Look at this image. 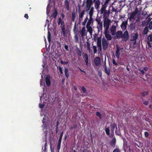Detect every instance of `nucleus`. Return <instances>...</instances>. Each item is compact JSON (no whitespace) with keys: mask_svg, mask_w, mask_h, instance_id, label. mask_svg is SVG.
<instances>
[{"mask_svg":"<svg viewBox=\"0 0 152 152\" xmlns=\"http://www.w3.org/2000/svg\"><path fill=\"white\" fill-rule=\"evenodd\" d=\"M58 25L60 24L61 25L60 27L61 30V33L62 34L64 37H65L66 36V30L65 29V27L64 25V22L60 18H58Z\"/></svg>","mask_w":152,"mask_h":152,"instance_id":"f257e3e1","label":"nucleus"},{"mask_svg":"<svg viewBox=\"0 0 152 152\" xmlns=\"http://www.w3.org/2000/svg\"><path fill=\"white\" fill-rule=\"evenodd\" d=\"M93 2L92 0H86V5L87 9V10L91 11L92 10V12H93L94 8L93 7H91L93 4Z\"/></svg>","mask_w":152,"mask_h":152,"instance_id":"f03ea898","label":"nucleus"},{"mask_svg":"<svg viewBox=\"0 0 152 152\" xmlns=\"http://www.w3.org/2000/svg\"><path fill=\"white\" fill-rule=\"evenodd\" d=\"M102 44L103 49L106 50L108 48V43L106 40L104 38H103L102 40Z\"/></svg>","mask_w":152,"mask_h":152,"instance_id":"7ed1b4c3","label":"nucleus"},{"mask_svg":"<svg viewBox=\"0 0 152 152\" xmlns=\"http://www.w3.org/2000/svg\"><path fill=\"white\" fill-rule=\"evenodd\" d=\"M92 10H91V11H89V15L90 16V18L88 21V22L87 23L86 25H88V26H90L92 22L93 21V19L92 18V16H93V12H92Z\"/></svg>","mask_w":152,"mask_h":152,"instance_id":"20e7f679","label":"nucleus"},{"mask_svg":"<svg viewBox=\"0 0 152 152\" xmlns=\"http://www.w3.org/2000/svg\"><path fill=\"white\" fill-rule=\"evenodd\" d=\"M129 38V34L127 31L124 32V34H122V39L124 41H126Z\"/></svg>","mask_w":152,"mask_h":152,"instance_id":"39448f33","label":"nucleus"},{"mask_svg":"<svg viewBox=\"0 0 152 152\" xmlns=\"http://www.w3.org/2000/svg\"><path fill=\"white\" fill-rule=\"evenodd\" d=\"M111 22V20L109 19L104 20V27L107 28H109L110 23Z\"/></svg>","mask_w":152,"mask_h":152,"instance_id":"423d86ee","label":"nucleus"},{"mask_svg":"<svg viewBox=\"0 0 152 152\" xmlns=\"http://www.w3.org/2000/svg\"><path fill=\"white\" fill-rule=\"evenodd\" d=\"M69 2V0H65L64 1V8L67 11H69L70 10Z\"/></svg>","mask_w":152,"mask_h":152,"instance_id":"0eeeda50","label":"nucleus"},{"mask_svg":"<svg viewBox=\"0 0 152 152\" xmlns=\"http://www.w3.org/2000/svg\"><path fill=\"white\" fill-rule=\"evenodd\" d=\"M138 34L137 33H133L132 34L130 37V39L131 41L136 40L138 38Z\"/></svg>","mask_w":152,"mask_h":152,"instance_id":"6e6552de","label":"nucleus"},{"mask_svg":"<svg viewBox=\"0 0 152 152\" xmlns=\"http://www.w3.org/2000/svg\"><path fill=\"white\" fill-rule=\"evenodd\" d=\"M63 134L64 132H62L58 140V143L57 146V149L58 150L60 149V148L61 140Z\"/></svg>","mask_w":152,"mask_h":152,"instance_id":"1a4fd4ad","label":"nucleus"},{"mask_svg":"<svg viewBox=\"0 0 152 152\" xmlns=\"http://www.w3.org/2000/svg\"><path fill=\"white\" fill-rule=\"evenodd\" d=\"M97 45L100 51H101L102 50V47L101 45V40L100 38L98 37L97 39Z\"/></svg>","mask_w":152,"mask_h":152,"instance_id":"9d476101","label":"nucleus"},{"mask_svg":"<svg viewBox=\"0 0 152 152\" xmlns=\"http://www.w3.org/2000/svg\"><path fill=\"white\" fill-rule=\"evenodd\" d=\"M106 7L107 6L106 5L105 3L104 4L102 5L100 10V13L101 14H102L103 13H104L105 14H107V12L106 10Z\"/></svg>","mask_w":152,"mask_h":152,"instance_id":"9b49d317","label":"nucleus"},{"mask_svg":"<svg viewBox=\"0 0 152 152\" xmlns=\"http://www.w3.org/2000/svg\"><path fill=\"white\" fill-rule=\"evenodd\" d=\"M121 49V48L119 47L117 45L115 55V56L118 59L119 58L120 55V51Z\"/></svg>","mask_w":152,"mask_h":152,"instance_id":"f8f14e48","label":"nucleus"},{"mask_svg":"<svg viewBox=\"0 0 152 152\" xmlns=\"http://www.w3.org/2000/svg\"><path fill=\"white\" fill-rule=\"evenodd\" d=\"M116 36L114 37L115 39H120L122 37V32L120 31H118L116 33Z\"/></svg>","mask_w":152,"mask_h":152,"instance_id":"ddd939ff","label":"nucleus"},{"mask_svg":"<svg viewBox=\"0 0 152 152\" xmlns=\"http://www.w3.org/2000/svg\"><path fill=\"white\" fill-rule=\"evenodd\" d=\"M111 131L113 133L115 129H116L115 132L116 133V130L117 129V125L115 123H113L110 125Z\"/></svg>","mask_w":152,"mask_h":152,"instance_id":"4468645a","label":"nucleus"},{"mask_svg":"<svg viewBox=\"0 0 152 152\" xmlns=\"http://www.w3.org/2000/svg\"><path fill=\"white\" fill-rule=\"evenodd\" d=\"M45 81L46 85L48 86H49L51 84V81L50 79V77L49 76H47L45 78Z\"/></svg>","mask_w":152,"mask_h":152,"instance_id":"2eb2a0df","label":"nucleus"},{"mask_svg":"<svg viewBox=\"0 0 152 152\" xmlns=\"http://www.w3.org/2000/svg\"><path fill=\"white\" fill-rule=\"evenodd\" d=\"M94 61L95 65L96 66H98L101 63L100 59L98 57H96L95 58Z\"/></svg>","mask_w":152,"mask_h":152,"instance_id":"dca6fc26","label":"nucleus"},{"mask_svg":"<svg viewBox=\"0 0 152 152\" xmlns=\"http://www.w3.org/2000/svg\"><path fill=\"white\" fill-rule=\"evenodd\" d=\"M127 21H125L122 22V23L121 25V27L123 30H124L126 29L127 27Z\"/></svg>","mask_w":152,"mask_h":152,"instance_id":"f3484780","label":"nucleus"},{"mask_svg":"<svg viewBox=\"0 0 152 152\" xmlns=\"http://www.w3.org/2000/svg\"><path fill=\"white\" fill-rule=\"evenodd\" d=\"M116 143V140L115 137L113 138L110 142V145L113 147L114 148Z\"/></svg>","mask_w":152,"mask_h":152,"instance_id":"a211bd4d","label":"nucleus"},{"mask_svg":"<svg viewBox=\"0 0 152 152\" xmlns=\"http://www.w3.org/2000/svg\"><path fill=\"white\" fill-rule=\"evenodd\" d=\"M116 27L114 26H112L110 28V31L112 35H114L115 34Z\"/></svg>","mask_w":152,"mask_h":152,"instance_id":"6ab92c4d","label":"nucleus"},{"mask_svg":"<svg viewBox=\"0 0 152 152\" xmlns=\"http://www.w3.org/2000/svg\"><path fill=\"white\" fill-rule=\"evenodd\" d=\"M104 72L108 75H109L110 73V70L109 68H107L106 65H104Z\"/></svg>","mask_w":152,"mask_h":152,"instance_id":"aec40b11","label":"nucleus"},{"mask_svg":"<svg viewBox=\"0 0 152 152\" xmlns=\"http://www.w3.org/2000/svg\"><path fill=\"white\" fill-rule=\"evenodd\" d=\"M83 58L85 59V61L86 65H88V54L85 53L84 54L83 56Z\"/></svg>","mask_w":152,"mask_h":152,"instance_id":"412c9836","label":"nucleus"},{"mask_svg":"<svg viewBox=\"0 0 152 152\" xmlns=\"http://www.w3.org/2000/svg\"><path fill=\"white\" fill-rule=\"evenodd\" d=\"M76 15H77V12L74 10L72 13V21H75Z\"/></svg>","mask_w":152,"mask_h":152,"instance_id":"4be33fe9","label":"nucleus"},{"mask_svg":"<svg viewBox=\"0 0 152 152\" xmlns=\"http://www.w3.org/2000/svg\"><path fill=\"white\" fill-rule=\"evenodd\" d=\"M86 29L85 27L82 28L80 32V34L82 37H83L86 35Z\"/></svg>","mask_w":152,"mask_h":152,"instance_id":"5701e85b","label":"nucleus"},{"mask_svg":"<svg viewBox=\"0 0 152 152\" xmlns=\"http://www.w3.org/2000/svg\"><path fill=\"white\" fill-rule=\"evenodd\" d=\"M95 2L94 3V5L95 7L96 8H99V6L100 4V2L99 0H96L95 1H94Z\"/></svg>","mask_w":152,"mask_h":152,"instance_id":"b1692460","label":"nucleus"},{"mask_svg":"<svg viewBox=\"0 0 152 152\" xmlns=\"http://www.w3.org/2000/svg\"><path fill=\"white\" fill-rule=\"evenodd\" d=\"M86 28L87 29V31L90 34H91L92 33V28L90 26L86 25Z\"/></svg>","mask_w":152,"mask_h":152,"instance_id":"393cba45","label":"nucleus"},{"mask_svg":"<svg viewBox=\"0 0 152 152\" xmlns=\"http://www.w3.org/2000/svg\"><path fill=\"white\" fill-rule=\"evenodd\" d=\"M85 11L84 10L79 15V19L80 20H81L83 18V15L85 14Z\"/></svg>","mask_w":152,"mask_h":152,"instance_id":"a878e982","label":"nucleus"},{"mask_svg":"<svg viewBox=\"0 0 152 152\" xmlns=\"http://www.w3.org/2000/svg\"><path fill=\"white\" fill-rule=\"evenodd\" d=\"M148 31V26H145L144 29L143 34L144 35H146Z\"/></svg>","mask_w":152,"mask_h":152,"instance_id":"bb28decb","label":"nucleus"},{"mask_svg":"<svg viewBox=\"0 0 152 152\" xmlns=\"http://www.w3.org/2000/svg\"><path fill=\"white\" fill-rule=\"evenodd\" d=\"M64 73L66 77L68 78L69 76V70L67 68H65L64 69Z\"/></svg>","mask_w":152,"mask_h":152,"instance_id":"cd10ccee","label":"nucleus"},{"mask_svg":"<svg viewBox=\"0 0 152 152\" xmlns=\"http://www.w3.org/2000/svg\"><path fill=\"white\" fill-rule=\"evenodd\" d=\"M105 132L106 133V134L107 135H109L110 134V127L109 126L108 127H107L106 126L105 127Z\"/></svg>","mask_w":152,"mask_h":152,"instance_id":"c85d7f7f","label":"nucleus"},{"mask_svg":"<svg viewBox=\"0 0 152 152\" xmlns=\"http://www.w3.org/2000/svg\"><path fill=\"white\" fill-rule=\"evenodd\" d=\"M135 28V25L133 23H131L129 26V29L131 31L134 30Z\"/></svg>","mask_w":152,"mask_h":152,"instance_id":"c756f323","label":"nucleus"},{"mask_svg":"<svg viewBox=\"0 0 152 152\" xmlns=\"http://www.w3.org/2000/svg\"><path fill=\"white\" fill-rule=\"evenodd\" d=\"M136 14H135V13L132 12L131 15L129 17V19L130 20L131 19H135V16Z\"/></svg>","mask_w":152,"mask_h":152,"instance_id":"7c9ffc66","label":"nucleus"},{"mask_svg":"<svg viewBox=\"0 0 152 152\" xmlns=\"http://www.w3.org/2000/svg\"><path fill=\"white\" fill-rule=\"evenodd\" d=\"M58 12L56 10H55L54 12L53 13L52 16V17L55 19L58 14Z\"/></svg>","mask_w":152,"mask_h":152,"instance_id":"2f4dec72","label":"nucleus"},{"mask_svg":"<svg viewBox=\"0 0 152 152\" xmlns=\"http://www.w3.org/2000/svg\"><path fill=\"white\" fill-rule=\"evenodd\" d=\"M105 36L107 40H110L112 39V37L109 34H105Z\"/></svg>","mask_w":152,"mask_h":152,"instance_id":"473e14b6","label":"nucleus"},{"mask_svg":"<svg viewBox=\"0 0 152 152\" xmlns=\"http://www.w3.org/2000/svg\"><path fill=\"white\" fill-rule=\"evenodd\" d=\"M96 116L99 117L100 119H101L102 118V115L99 112H96Z\"/></svg>","mask_w":152,"mask_h":152,"instance_id":"72a5a7b5","label":"nucleus"},{"mask_svg":"<svg viewBox=\"0 0 152 152\" xmlns=\"http://www.w3.org/2000/svg\"><path fill=\"white\" fill-rule=\"evenodd\" d=\"M149 92L148 91H145L141 93L142 95L143 96L148 95Z\"/></svg>","mask_w":152,"mask_h":152,"instance_id":"f704fd0d","label":"nucleus"},{"mask_svg":"<svg viewBox=\"0 0 152 152\" xmlns=\"http://www.w3.org/2000/svg\"><path fill=\"white\" fill-rule=\"evenodd\" d=\"M51 34L49 31L48 32V39L49 42H50L51 41Z\"/></svg>","mask_w":152,"mask_h":152,"instance_id":"c9c22d12","label":"nucleus"},{"mask_svg":"<svg viewBox=\"0 0 152 152\" xmlns=\"http://www.w3.org/2000/svg\"><path fill=\"white\" fill-rule=\"evenodd\" d=\"M87 49L88 50V51L90 53L91 49H90V44L88 42H87Z\"/></svg>","mask_w":152,"mask_h":152,"instance_id":"e433bc0d","label":"nucleus"},{"mask_svg":"<svg viewBox=\"0 0 152 152\" xmlns=\"http://www.w3.org/2000/svg\"><path fill=\"white\" fill-rule=\"evenodd\" d=\"M148 41L152 42V34L149 35L148 38Z\"/></svg>","mask_w":152,"mask_h":152,"instance_id":"4c0bfd02","label":"nucleus"},{"mask_svg":"<svg viewBox=\"0 0 152 152\" xmlns=\"http://www.w3.org/2000/svg\"><path fill=\"white\" fill-rule=\"evenodd\" d=\"M105 30L104 31V34H109V31H108V29L109 28H105Z\"/></svg>","mask_w":152,"mask_h":152,"instance_id":"58836bf2","label":"nucleus"},{"mask_svg":"<svg viewBox=\"0 0 152 152\" xmlns=\"http://www.w3.org/2000/svg\"><path fill=\"white\" fill-rule=\"evenodd\" d=\"M82 90L83 92L84 93H87V90L84 86L82 87Z\"/></svg>","mask_w":152,"mask_h":152,"instance_id":"ea45409f","label":"nucleus"},{"mask_svg":"<svg viewBox=\"0 0 152 152\" xmlns=\"http://www.w3.org/2000/svg\"><path fill=\"white\" fill-rule=\"evenodd\" d=\"M93 50H94V53H96L97 52V48L95 46H93Z\"/></svg>","mask_w":152,"mask_h":152,"instance_id":"a19ab883","label":"nucleus"},{"mask_svg":"<svg viewBox=\"0 0 152 152\" xmlns=\"http://www.w3.org/2000/svg\"><path fill=\"white\" fill-rule=\"evenodd\" d=\"M61 63L62 64L67 65L69 64V62L68 61H64L62 60L60 61Z\"/></svg>","mask_w":152,"mask_h":152,"instance_id":"79ce46f5","label":"nucleus"},{"mask_svg":"<svg viewBox=\"0 0 152 152\" xmlns=\"http://www.w3.org/2000/svg\"><path fill=\"white\" fill-rule=\"evenodd\" d=\"M113 152H120V151L118 148H116L114 150Z\"/></svg>","mask_w":152,"mask_h":152,"instance_id":"37998d69","label":"nucleus"},{"mask_svg":"<svg viewBox=\"0 0 152 152\" xmlns=\"http://www.w3.org/2000/svg\"><path fill=\"white\" fill-rule=\"evenodd\" d=\"M148 27L150 29H152V21H151L149 23Z\"/></svg>","mask_w":152,"mask_h":152,"instance_id":"c03bdc74","label":"nucleus"},{"mask_svg":"<svg viewBox=\"0 0 152 152\" xmlns=\"http://www.w3.org/2000/svg\"><path fill=\"white\" fill-rule=\"evenodd\" d=\"M147 43L148 45V49H149V48L152 47L151 45V43L149 41H147Z\"/></svg>","mask_w":152,"mask_h":152,"instance_id":"a18cd8bd","label":"nucleus"},{"mask_svg":"<svg viewBox=\"0 0 152 152\" xmlns=\"http://www.w3.org/2000/svg\"><path fill=\"white\" fill-rule=\"evenodd\" d=\"M42 123L43 124V126L44 128L45 129H47V125H46L45 124H44L45 122L43 121H42Z\"/></svg>","mask_w":152,"mask_h":152,"instance_id":"49530a36","label":"nucleus"},{"mask_svg":"<svg viewBox=\"0 0 152 152\" xmlns=\"http://www.w3.org/2000/svg\"><path fill=\"white\" fill-rule=\"evenodd\" d=\"M112 63L114 65H118V64L116 62L115 60L114 59H113L112 60Z\"/></svg>","mask_w":152,"mask_h":152,"instance_id":"de8ad7c7","label":"nucleus"},{"mask_svg":"<svg viewBox=\"0 0 152 152\" xmlns=\"http://www.w3.org/2000/svg\"><path fill=\"white\" fill-rule=\"evenodd\" d=\"M138 11L137 8H136L134 11L133 12V13H135V14H137L138 13Z\"/></svg>","mask_w":152,"mask_h":152,"instance_id":"09e8293b","label":"nucleus"},{"mask_svg":"<svg viewBox=\"0 0 152 152\" xmlns=\"http://www.w3.org/2000/svg\"><path fill=\"white\" fill-rule=\"evenodd\" d=\"M58 69H59V71L60 72L61 74L63 73L62 69V68L60 66H59L58 67Z\"/></svg>","mask_w":152,"mask_h":152,"instance_id":"8fccbe9b","label":"nucleus"},{"mask_svg":"<svg viewBox=\"0 0 152 152\" xmlns=\"http://www.w3.org/2000/svg\"><path fill=\"white\" fill-rule=\"evenodd\" d=\"M103 14V18L104 19V20L105 19V18H106V19H107L108 18H107L108 17V15H106V14H105L104 13Z\"/></svg>","mask_w":152,"mask_h":152,"instance_id":"3c124183","label":"nucleus"},{"mask_svg":"<svg viewBox=\"0 0 152 152\" xmlns=\"http://www.w3.org/2000/svg\"><path fill=\"white\" fill-rule=\"evenodd\" d=\"M144 135L145 137H147L149 136V133L147 132H144Z\"/></svg>","mask_w":152,"mask_h":152,"instance_id":"603ef678","label":"nucleus"},{"mask_svg":"<svg viewBox=\"0 0 152 152\" xmlns=\"http://www.w3.org/2000/svg\"><path fill=\"white\" fill-rule=\"evenodd\" d=\"M64 48L67 51H68L69 50L68 49V46L67 45H65L64 46Z\"/></svg>","mask_w":152,"mask_h":152,"instance_id":"864d4df0","label":"nucleus"},{"mask_svg":"<svg viewBox=\"0 0 152 152\" xmlns=\"http://www.w3.org/2000/svg\"><path fill=\"white\" fill-rule=\"evenodd\" d=\"M44 104H39V107L41 108H42L44 107Z\"/></svg>","mask_w":152,"mask_h":152,"instance_id":"5fc2aeb1","label":"nucleus"},{"mask_svg":"<svg viewBox=\"0 0 152 152\" xmlns=\"http://www.w3.org/2000/svg\"><path fill=\"white\" fill-rule=\"evenodd\" d=\"M142 15L144 16H145L147 15V12L146 11H143L142 13Z\"/></svg>","mask_w":152,"mask_h":152,"instance_id":"6e6d98bb","label":"nucleus"},{"mask_svg":"<svg viewBox=\"0 0 152 152\" xmlns=\"http://www.w3.org/2000/svg\"><path fill=\"white\" fill-rule=\"evenodd\" d=\"M50 10L49 9L48 7H47V11H46V13L47 15H48L50 12Z\"/></svg>","mask_w":152,"mask_h":152,"instance_id":"4d7b16f0","label":"nucleus"},{"mask_svg":"<svg viewBox=\"0 0 152 152\" xmlns=\"http://www.w3.org/2000/svg\"><path fill=\"white\" fill-rule=\"evenodd\" d=\"M59 121H58L56 122V129H58V126L59 125Z\"/></svg>","mask_w":152,"mask_h":152,"instance_id":"13d9d810","label":"nucleus"},{"mask_svg":"<svg viewBox=\"0 0 152 152\" xmlns=\"http://www.w3.org/2000/svg\"><path fill=\"white\" fill-rule=\"evenodd\" d=\"M148 102L147 101H145L143 102V104L145 105H148Z\"/></svg>","mask_w":152,"mask_h":152,"instance_id":"bf43d9fd","label":"nucleus"},{"mask_svg":"<svg viewBox=\"0 0 152 152\" xmlns=\"http://www.w3.org/2000/svg\"><path fill=\"white\" fill-rule=\"evenodd\" d=\"M143 69L145 71H147L148 70V68L147 67H144V68H143Z\"/></svg>","mask_w":152,"mask_h":152,"instance_id":"052dcab7","label":"nucleus"},{"mask_svg":"<svg viewBox=\"0 0 152 152\" xmlns=\"http://www.w3.org/2000/svg\"><path fill=\"white\" fill-rule=\"evenodd\" d=\"M24 17H25V18H26L27 19H28V14H25Z\"/></svg>","mask_w":152,"mask_h":152,"instance_id":"680f3d73","label":"nucleus"},{"mask_svg":"<svg viewBox=\"0 0 152 152\" xmlns=\"http://www.w3.org/2000/svg\"><path fill=\"white\" fill-rule=\"evenodd\" d=\"M139 70H140V72H141V73L142 74H144L145 73V72L144 71V70H141L140 69H139Z\"/></svg>","mask_w":152,"mask_h":152,"instance_id":"e2e57ef3","label":"nucleus"},{"mask_svg":"<svg viewBox=\"0 0 152 152\" xmlns=\"http://www.w3.org/2000/svg\"><path fill=\"white\" fill-rule=\"evenodd\" d=\"M119 19H121L122 18H125V15L122 16L121 15H120L119 16Z\"/></svg>","mask_w":152,"mask_h":152,"instance_id":"0e129e2a","label":"nucleus"},{"mask_svg":"<svg viewBox=\"0 0 152 152\" xmlns=\"http://www.w3.org/2000/svg\"><path fill=\"white\" fill-rule=\"evenodd\" d=\"M73 127L74 129H76L77 128V126L76 124H73Z\"/></svg>","mask_w":152,"mask_h":152,"instance_id":"69168bd1","label":"nucleus"},{"mask_svg":"<svg viewBox=\"0 0 152 152\" xmlns=\"http://www.w3.org/2000/svg\"><path fill=\"white\" fill-rule=\"evenodd\" d=\"M97 35L96 34H95V35L94 36V39L95 41L96 40Z\"/></svg>","mask_w":152,"mask_h":152,"instance_id":"338daca9","label":"nucleus"},{"mask_svg":"<svg viewBox=\"0 0 152 152\" xmlns=\"http://www.w3.org/2000/svg\"><path fill=\"white\" fill-rule=\"evenodd\" d=\"M77 54L79 56H81V52L80 51H79V52H78Z\"/></svg>","mask_w":152,"mask_h":152,"instance_id":"774afa93","label":"nucleus"}]
</instances>
